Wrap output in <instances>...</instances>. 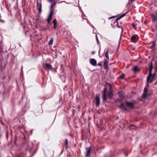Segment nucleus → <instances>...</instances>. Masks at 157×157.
Wrapping results in <instances>:
<instances>
[{"instance_id":"f257e3e1","label":"nucleus","mask_w":157,"mask_h":157,"mask_svg":"<svg viewBox=\"0 0 157 157\" xmlns=\"http://www.w3.org/2000/svg\"><path fill=\"white\" fill-rule=\"evenodd\" d=\"M149 73L147 77V83H148L151 77V72L152 70L153 67L152 63L151 62L149 65Z\"/></svg>"},{"instance_id":"f03ea898","label":"nucleus","mask_w":157,"mask_h":157,"mask_svg":"<svg viewBox=\"0 0 157 157\" xmlns=\"http://www.w3.org/2000/svg\"><path fill=\"white\" fill-rule=\"evenodd\" d=\"M36 8L38 10L39 13H41L42 12V2L41 0H40V1H39L38 0H37Z\"/></svg>"},{"instance_id":"7ed1b4c3","label":"nucleus","mask_w":157,"mask_h":157,"mask_svg":"<svg viewBox=\"0 0 157 157\" xmlns=\"http://www.w3.org/2000/svg\"><path fill=\"white\" fill-rule=\"evenodd\" d=\"M147 91L148 89H147V87H145L144 89L143 93L142 95V97L143 98H145L147 97Z\"/></svg>"},{"instance_id":"20e7f679","label":"nucleus","mask_w":157,"mask_h":157,"mask_svg":"<svg viewBox=\"0 0 157 157\" xmlns=\"http://www.w3.org/2000/svg\"><path fill=\"white\" fill-rule=\"evenodd\" d=\"M53 12L52 10H51L47 19V21L48 23H50V22L52 18V17L53 14Z\"/></svg>"},{"instance_id":"39448f33","label":"nucleus","mask_w":157,"mask_h":157,"mask_svg":"<svg viewBox=\"0 0 157 157\" xmlns=\"http://www.w3.org/2000/svg\"><path fill=\"white\" fill-rule=\"evenodd\" d=\"M86 152L85 156L86 157H89L90 156L91 147L86 148Z\"/></svg>"},{"instance_id":"423d86ee","label":"nucleus","mask_w":157,"mask_h":157,"mask_svg":"<svg viewBox=\"0 0 157 157\" xmlns=\"http://www.w3.org/2000/svg\"><path fill=\"white\" fill-rule=\"evenodd\" d=\"M43 67L46 69L52 70V66L49 63H46L45 64H43Z\"/></svg>"},{"instance_id":"0eeeda50","label":"nucleus","mask_w":157,"mask_h":157,"mask_svg":"<svg viewBox=\"0 0 157 157\" xmlns=\"http://www.w3.org/2000/svg\"><path fill=\"white\" fill-rule=\"evenodd\" d=\"M48 2H51V4L50 6L51 10H52V8L55 5L56 2L55 0H49Z\"/></svg>"},{"instance_id":"6e6552de","label":"nucleus","mask_w":157,"mask_h":157,"mask_svg":"<svg viewBox=\"0 0 157 157\" xmlns=\"http://www.w3.org/2000/svg\"><path fill=\"white\" fill-rule=\"evenodd\" d=\"M90 64H91L93 66H95L96 65V60L94 59H90Z\"/></svg>"},{"instance_id":"1a4fd4ad","label":"nucleus","mask_w":157,"mask_h":157,"mask_svg":"<svg viewBox=\"0 0 157 157\" xmlns=\"http://www.w3.org/2000/svg\"><path fill=\"white\" fill-rule=\"evenodd\" d=\"M126 104L128 107L132 108L135 104L134 102H128L126 101Z\"/></svg>"},{"instance_id":"9d476101","label":"nucleus","mask_w":157,"mask_h":157,"mask_svg":"<svg viewBox=\"0 0 157 157\" xmlns=\"http://www.w3.org/2000/svg\"><path fill=\"white\" fill-rule=\"evenodd\" d=\"M96 105L97 106L99 105H100V98L99 97L96 96L95 97Z\"/></svg>"},{"instance_id":"9b49d317","label":"nucleus","mask_w":157,"mask_h":157,"mask_svg":"<svg viewBox=\"0 0 157 157\" xmlns=\"http://www.w3.org/2000/svg\"><path fill=\"white\" fill-rule=\"evenodd\" d=\"M107 95L108 97L110 98L111 99L113 95V92L111 90H110L108 93Z\"/></svg>"},{"instance_id":"f8f14e48","label":"nucleus","mask_w":157,"mask_h":157,"mask_svg":"<svg viewBox=\"0 0 157 157\" xmlns=\"http://www.w3.org/2000/svg\"><path fill=\"white\" fill-rule=\"evenodd\" d=\"M108 61H107V60H105L103 63V66L104 68L106 69L108 68Z\"/></svg>"},{"instance_id":"ddd939ff","label":"nucleus","mask_w":157,"mask_h":157,"mask_svg":"<svg viewBox=\"0 0 157 157\" xmlns=\"http://www.w3.org/2000/svg\"><path fill=\"white\" fill-rule=\"evenodd\" d=\"M120 108L122 109L125 110L127 111V108L125 106L123 103H121L120 105Z\"/></svg>"},{"instance_id":"4468645a","label":"nucleus","mask_w":157,"mask_h":157,"mask_svg":"<svg viewBox=\"0 0 157 157\" xmlns=\"http://www.w3.org/2000/svg\"><path fill=\"white\" fill-rule=\"evenodd\" d=\"M151 16L152 17V20L155 21L157 20V16L154 14H151Z\"/></svg>"},{"instance_id":"2eb2a0df","label":"nucleus","mask_w":157,"mask_h":157,"mask_svg":"<svg viewBox=\"0 0 157 157\" xmlns=\"http://www.w3.org/2000/svg\"><path fill=\"white\" fill-rule=\"evenodd\" d=\"M132 70L133 71L135 72H137L139 71V69L138 67L136 66H135L133 67Z\"/></svg>"},{"instance_id":"dca6fc26","label":"nucleus","mask_w":157,"mask_h":157,"mask_svg":"<svg viewBox=\"0 0 157 157\" xmlns=\"http://www.w3.org/2000/svg\"><path fill=\"white\" fill-rule=\"evenodd\" d=\"M125 14L124 13H123L122 14H121V15H120L119 17H117L116 19V20L117 21L119 20L122 17H124L125 15Z\"/></svg>"},{"instance_id":"f3484780","label":"nucleus","mask_w":157,"mask_h":157,"mask_svg":"<svg viewBox=\"0 0 157 157\" xmlns=\"http://www.w3.org/2000/svg\"><path fill=\"white\" fill-rule=\"evenodd\" d=\"M151 75H151V77H152V78L150 81V82H151L152 81L154 80V79L155 76L156 74L155 73L153 74L151 73Z\"/></svg>"},{"instance_id":"a211bd4d","label":"nucleus","mask_w":157,"mask_h":157,"mask_svg":"<svg viewBox=\"0 0 157 157\" xmlns=\"http://www.w3.org/2000/svg\"><path fill=\"white\" fill-rule=\"evenodd\" d=\"M68 144V140L67 139H65L64 143V145L66 148H67V145Z\"/></svg>"},{"instance_id":"6ab92c4d","label":"nucleus","mask_w":157,"mask_h":157,"mask_svg":"<svg viewBox=\"0 0 157 157\" xmlns=\"http://www.w3.org/2000/svg\"><path fill=\"white\" fill-rule=\"evenodd\" d=\"M136 36L133 35L132 36L131 38V40L132 42H134L136 39Z\"/></svg>"},{"instance_id":"aec40b11","label":"nucleus","mask_w":157,"mask_h":157,"mask_svg":"<svg viewBox=\"0 0 157 157\" xmlns=\"http://www.w3.org/2000/svg\"><path fill=\"white\" fill-rule=\"evenodd\" d=\"M151 48L153 50H154L155 48V43L153 41L152 42V44L151 46Z\"/></svg>"},{"instance_id":"412c9836","label":"nucleus","mask_w":157,"mask_h":157,"mask_svg":"<svg viewBox=\"0 0 157 157\" xmlns=\"http://www.w3.org/2000/svg\"><path fill=\"white\" fill-rule=\"evenodd\" d=\"M106 94H103V99L104 101H105L106 100Z\"/></svg>"},{"instance_id":"4be33fe9","label":"nucleus","mask_w":157,"mask_h":157,"mask_svg":"<svg viewBox=\"0 0 157 157\" xmlns=\"http://www.w3.org/2000/svg\"><path fill=\"white\" fill-rule=\"evenodd\" d=\"M53 43V39H52L50 40L49 42L48 43V44L49 45H52Z\"/></svg>"},{"instance_id":"5701e85b","label":"nucleus","mask_w":157,"mask_h":157,"mask_svg":"<svg viewBox=\"0 0 157 157\" xmlns=\"http://www.w3.org/2000/svg\"><path fill=\"white\" fill-rule=\"evenodd\" d=\"M118 95L120 97L123 96V93L122 91H119L118 93Z\"/></svg>"},{"instance_id":"b1692460","label":"nucleus","mask_w":157,"mask_h":157,"mask_svg":"<svg viewBox=\"0 0 157 157\" xmlns=\"http://www.w3.org/2000/svg\"><path fill=\"white\" fill-rule=\"evenodd\" d=\"M108 51H107L106 52H105V56L108 59H109V56H108Z\"/></svg>"},{"instance_id":"393cba45","label":"nucleus","mask_w":157,"mask_h":157,"mask_svg":"<svg viewBox=\"0 0 157 157\" xmlns=\"http://www.w3.org/2000/svg\"><path fill=\"white\" fill-rule=\"evenodd\" d=\"M53 23L54 24H57V21L56 19H55L53 20Z\"/></svg>"},{"instance_id":"a878e982","label":"nucleus","mask_w":157,"mask_h":157,"mask_svg":"<svg viewBox=\"0 0 157 157\" xmlns=\"http://www.w3.org/2000/svg\"><path fill=\"white\" fill-rule=\"evenodd\" d=\"M96 40L97 44H99V42L98 40V38L97 35H96Z\"/></svg>"},{"instance_id":"bb28decb","label":"nucleus","mask_w":157,"mask_h":157,"mask_svg":"<svg viewBox=\"0 0 157 157\" xmlns=\"http://www.w3.org/2000/svg\"><path fill=\"white\" fill-rule=\"evenodd\" d=\"M107 91V89L106 88H104L103 94H106Z\"/></svg>"},{"instance_id":"cd10ccee","label":"nucleus","mask_w":157,"mask_h":157,"mask_svg":"<svg viewBox=\"0 0 157 157\" xmlns=\"http://www.w3.org/2000/svg\"><path fill=\"white\" fill-rule=\"evenodd\" d=\"M124 75L123 74H122V75H121L120 76V78H124Z\"/></svg>"},{"instance_id":"c85d7f7f","label":"nucleus","mask_w":157,"mask_h":157,"mask_svg":"<svg viewBox=\"0 0 157 157\" xmlns=\"http://www.w3.org/2000/svg\"><path fill=\"white\" fill-rule=\"evenodd\" d=\"M98 65L102 67V64L100 62L98 63Z\"/></svg>"},{"instance_id":"c756f323","label":"nucleus","mask_w":157,"mask_h":157,"mask_svg":"<svg viewBox=\"0 0 157 157\" xmlns=\"http://www.w3.org/2000/svg\"><path fill=\"white\" fill-rule=\"evenodd\" d=\"M53 57L54 58H56L57 57V53L55 52V54L54 55V56H53Z\"/></svg>"},{"instance_id":"7c9ffc66","label":"nucleus","mask_w":157,"mask_h":157,"mask_svg":"<svg viewBox=\"0 0 157 157\" xmlns=\"http://www.w3.org/2000/svg\"><path fill=\"white\" fill-rule=\"evenodd\" d=\"M56 25L57 24H54L53 28L54 29L56 28Z\"/></svg>"},{"instance_id":"2f4dec72","label":"nucleus","mask_w":157,"mask_h":157,"mask_svg":"<svg viewBox=\"0 0 157 157\" xmlns=\"http://www.w3.org/2000/svg\"><path fill=\"white\" fill-rule=\"evenodd\" d=\"M116 17V16H113V17H110L109 18V19H111V18H113V17Z\"/></svg>"},{"instance_id":"473e14b6","label":"nucleus","mask_w":157,"mask_h":157,"mask_svg":"<svg viewBox=\"0 0 157 157\" xmlns=\"http://www.w3.org/2000/svg\"><path fill=\"white\" fill-rule=\"evenodd\" d=\"M155 68L157 70V63H156V66H155Z\"/></svg>"},{"instance_id":"72a5a7b5","label":"nucleus","mask_w":157,"mask_h":157,"mask_svg":"<svg viewBox=\"0 0 157 157\" xmlns=\"http://www.w3.org/2000/svg\"><path fill=\"white\" fill-rule=\"evenodd\" d=\"M132 26H134V27H135V25L134 24H132Z\"/></svg>"},{"instance_id":"f704fd0d","label":"nucleus","mask_w":157,"mask_h":157,"mask_svg":"<svg viewBox=\"0 0 157 157\" xmlns=\"http://www.w3.org/2000/svg\"><path fill=\"white\" fill-rule=\"evenodd\" d=\"M62 2H65V1H63L61 2L60 3H62Z\"/></svg>"},{"instance_id":"c9c22d12","label":"nucleus","mask_w":157,"mask_h":157,"mask_svg":"<svg viewBox=\"0 0 157 157\" xmlns=\"http://www.w3.org/2000/svg\"><path fill=\"white\" fill-rule=\"evenodd\" d=\"M123 28H121V32H123Z\"/></svg>"},{"instance_id":"e433bc0d","label":"nucleus","mask_w":157,"mask_h":157,"mask_svg":"<svg viewBox=\"0 0 157 157\" xmlns=\"http://www.w3.org/2000/svg\"><path fill=\"white\" fill-rule=\"evenodd\" d=\"M146 21H144V23L145 24V23H146Z\"/></svg>"},{"instance_id":"4c0bfd02","label":"nucleus","mask_w":157,"mask_h":157,"mask_svg":"<svg viewBox=\"0 0 157 157\" xmlns=\"http://www.w3.org/2000/svg\"><path fill=\"white\" fill-rule=\"evenodd\" d=\"M131 2H132L133 0H130Z\"/></svg>"},{"instance_id":"58836bf2","label":"nucleus","mask_w":157,"mask_h":157,"mask_svg":"<svg viewBox=\"0 0 157 157\" xmlns=\"http://www.w3.org/2000/svg\"><path fill=\"white\" fill-rule=\"evenodd\" d=\"M125 155H126V156H127V155H126V154H125Z\"/></svg>"},{"instance_id":"ea45409f","label":"nucleus","mask_w":157,"mask_h":157,"mask_svg":"<svg viewBox=\"0 0 157 157\" xmlns=\"http://www.w3.org/2000/svg\"><path fill=\"white\" fill-rule=\"evenodd\" d=\"M117 25L118 27H119V26H118V24H117Z\"/></svg>"},{"instance_id":"a19ab883","label":"nucleus","mask_w":157,"mask_h":157,"mask_svg":"<svg viewBox=\"0 0 157 157\" xmlns=\"http://www.w3.org/2000/svg\"><path fill=\"white\" fill-rule=\"evenodd\" d=\"M131 126H133V125H131Z\"/></svg>"},{"instance_id":"79ce46f5","label":"nucleus","mask_w":157,"mask_h":157,"mask_svg":"<svg viewBox=\"0 0 157 157\" xmlns=\"http://www.w3.org/2000/svg\"><path fill=\"white\" fill-rule=\"evenodd\" d=\"M0 157H1V156H0Z\"/></svg>"}]
</instances>
